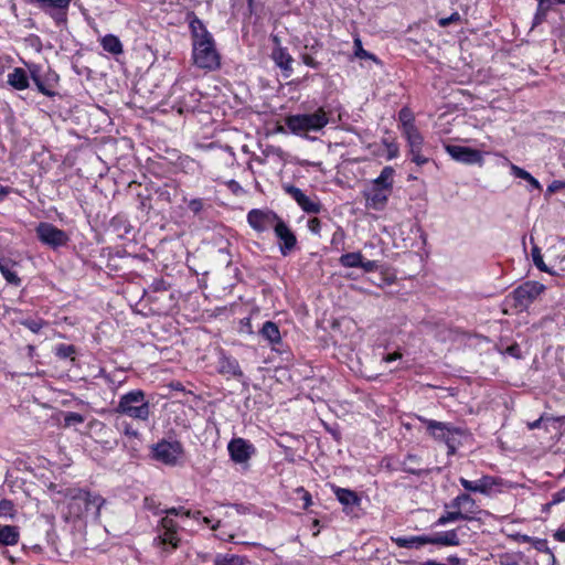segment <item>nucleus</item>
I'll return each instance as SVG.
<instances>
[{
    "instance_id": "48",
    "label": "nucleus",
    "mask_w": 565,
    "mask_h": 565,
    "mask_svg": "<svg viewBox=\"0 0 565 565\" xmlns=\"http://www.w3.org/2000/svg\"><path fill=\"white\" fill-rule=\"evenodd\" d=\"M359 268H362L365 273H373L377 270L379 265L376 260H364L362 258V264L359 266Z\"/></svg>"
},
{
    "instance_id": "39",
    "label": "nucleus",
    "mask_w": 565,
    "mask_h": 565,
    "mask_svg": "<svg viewBox=\"0 0 565 565\" xmlns=\"http://www.w3.org/2000/svg\"><path fill=\"white\" fill-rule=\"evenodd\" d=\"M532 259H533V263L534 265L541 270V271H545V273H550V268L545 265L544 260H543V256L541 254V250L537 246H534L532 248Z\"/></svg>"
},
{
    "instance_id": "27",
    "label": "nucleus",
    "mask_w": 565,
    "mask_h": 565,
    "mask_svg": "<svg viewBox=\"0 0 565 565\" xmlns=\"http://www.w3.org/2000/svg\"><path fill=\"white\" fill-rule=\"evenodd\" d=\"M26 67H28L26 71H28V74H29V79L31 78L33 81L34 85L36 86L38 90L41 94L49 95L50 93L40 83V81L44 76L42 74L41 65L35 64V63H30V64H26Z\"/></svg>"
},
{
    "instance_id": "5",
    "label": "nucleus",
    "mask_w": 565,
    "mask_h": 565,
    "mask_svg": "<svg viewBox=\"0 0 565 565\" xmlns=\"http://www.w3.org/2000/svg\"><path fill=\"white\" fill-rule=\"evenodd\" d=\"M179 530V524L168 516L161 518L156 526L153 546L157 547L163 556H168L179 548L181 544Z\"/></svg>"
},
{
    "instance_id": "7",
    "label": "nucleus",
    "mask_w": 565,
    "mask_h": 565,
    "mask_svg": "<svg viewBox=\"0 0 565 565\" xmlns=\"http://www.w3.org/2000/svg\"><path fill=\"white\" fill-rule=\"evenodd\" d=\"M247 223L256 232L274 230L282 253V220L269 209H253L247 213Z\"/></svg>"
},
{
    "instance_id": "1",
    "label": "nucleus",
    "mask_w": 565,
    "mask_h": 565,
    "mask_svg": "<svg viewBox=\"0 0 565 565\" xmlns=\"http://www.w3.org/2000/svg\"><path fill=\"white\" fill-rule=\"evenodd\" d=\"M66 500L63 519L66 522H83L89 514L96 520L100 516V510L106 500L98 493L84 488H68L64 493Z\"/></svg>"
},
{
    "instance_id": "40",
    "label": "nucleus",
    "mask_w": 565,
    "mask_h": 565,
    "mask_svg": "<svg viewBox=\"0 0 565 565\" xmlns=\"http://www.w3.org/2000/svg\"><path fill=\"white\" fill-rule=\"evenodd\" d=\"M154 513L156 514L164 513L166 516H168V518H170V515H175V516L180 515V516H186V518L191 516V511L186 510L184 507H173V508H170L167 510L157 511Z\"/></svg>"
},
{
    "instance_id": "26",
    "label": "nucleus",
    "mask_w": 565,
    "mask_h": 565,
    "mask_svg": "<svg viewBox=\"0 0 565 565\" xmlns=\"http://www.w3.org/2000/svg\"><path fill=\"white\" fill-rule=\"evenodd\" d=\"M420 459L416 455H407L401 462V470L411 475L419 476L423 472Z\"/></svg>"
},
{
    "instance_id": "32",
    "label": "nucleus",
    "mask_w": 565,
    "mask_h": 565,
    "mask_svg": "<svg viewBox=\"0 0 565 565\" xmlns=\"http://www.w3.org/2000/svg\"><path fill=\"white\" fill-rule=\"evenodd\" d=\"M214 565H246V558L235 554L217 555Z\"/></svg>"
},
{
    "instance_id": "31",
    "label": "nucleus",
    "mask_w": 565,
    "mask_h": 565,
    "mask_svg": "<svg viewBox=\"0 0 565 565\" xmlns=\"http://www.w3.org/2000/svg\"><path fill=\"white\" fill-rule=\"evenodd\" d=\"M398 120L401 122L403 134L409 131L411 129L417 128L414 125V116L407 107H404L399 110Z\"/></svg>"
},
{
    "instance_id": "2",
    "label": "nucleus",
    "mask_w": 565,
    "mask_h": 565,
    "mask_svg": "<svg viewBox=\"0 0 565 565\" xmlns=\"http://www.w3.org/2000/svg\"><path fill=\"white\" fill-rule=\"evenodd\" d=\"M189 28L192 35L193 61L203 70L213 71L221 65V55L215 47L212 34L195 14L189 17Z\"/></svg>"
},
{
    "instance_id": "64",
    "label": "nucleus",
    "mask_w": 565,
    "mask_h": 565,
    "mask_svg": "<svg viewBox=\"0 0 565 565\" xmlns=\"http://www.w3.org/2000/svg\"><path fill=\"white\" fill-rule=\"evenodd\" d=\"M542 420H543V416L540 417L539 419L534 420V422L527 423V428L530 430L539 428L541 426Z\"/></svg>"
},
{
    "instance_id": "22",
    "label": "nucleus",
    "mask_w": 565,
    "mask_h": 565,
    "mask_svg": "<svg viewBox=\"0 0 565 565\" xmlns=\"http://www.w3.org/2000/svg\"><path fill=\"white\" fill-rule=\"evenodd\" d=\"M17 263L9 257L0 256V271L8 284L19 286L21 279L14 270Z\"/></svg>"
},
{
    "instance_id": "38",
    "label": "nucleus",
    "mask_w": 565,
    "mask_h": 565,
    "mask_svg": "<svg viewBox=\"0 0 565 565\" xmlns=\"http://www.w3.org/2000/svg\"><path fill=\"white\" fill-rule=\"evenodd\" d=\"M20 324L24 326L33 333H39L41 331V329L45 324H47V322L44 321L43 319H23L20 321Z\"/></svg>"
},
{
    "instance_id": "24",
    "label": "nucleus",
    "mask_w": 565,
    "mask_h": 565,
    "mask_svg": "<svg viewBox=\"0 0 565 565\" xmlns=\"http://www.w3.org/2000/svg\"><path fill=\"white\" fill-rule=\"evenodd\" d=\"M102 46L103 49L113 54V55H119L124 52L122 44L118 36L114 34H107L102 39Z\"/></svg>"
},
{
    "instance_id": "30",
    "label": "nucleus",
    "mask_w": 565,
    "mask_h": 565,
    "mask_svg": "<svg viewBox=\"0 0 565 565\" xmlns=\"http://www.w3.org/2000/svg\"><path fill=\"white\" fill-rule=\"evenodd\" d=\"M362 258L363 256L360 252L347 253L339 258V263L345 268H359L362 264Z\"/></svg>"
},
{
    "instance_id": "55",
    "label": "nucleus",
    "mask_w": 565,
    "mask_h": 565,
    "mask_svg": "<svg viewBox=\"0 0 565 565\" xmlns=\"http://www.w3.org/2000/svg\"><path fill=\"white\" fill-rule=\"evenodd\" d=\"M537 2H541V11H543V8L551 9L555 4H565V0H537Z\"/></svg>"
},
{
    "instance_id": "3",
    "label": "nucleus",
    "mask_w": 565,
    "mask_h": 565,
    "mask_svg": "<svg viewBox=\"0 0 565 565\" xmlns=\"http://www.w3.org/2000/svg\"><path fill=\"white\" fill-rule=\"evenodd\" d=\"M395 170L391 166L382 169L380 175L372 180L364 191L366 206L376 211L383 210L393 191Z\"/></svg>"
},
{
    "instance_id": "35",
    "label": "nucleus",
    "mask_w": 565,
    "mask_h": 565,
    "mask_svg": "<svg viewBox=\"0 0 565 565\" xmlns=\"http://www.w3.org/2000/svg\"><path fill=\"white\" fill-rule=\"evenodd\" d=\"M354 55L359 58H366L380 64V60L373 54L363 49L360 39L354 40Z\"/></svg>"
},
{
    "instance_id": "57",
    "label": "nucleus",
    "mask_w": 565,
    "mask_h": 565,
    "mask_svg": "<svg viewBox=\"0 0 565 565\" xmlns=\"http://www.w3.org/2000/svg\"><path fill=\"white\" fill-rule=\"evenodd\" d=\"M402 353L401 352H394V353H390V354H386L384 358H383V361L386 362V363H391L393 361H396V360H399L402 359Z\"/></svg>"
},
{
    "instance_id": "45",
    "label": "nucleus",
    "mask_w": 565,
    "mask_h": 565,
    "mask_svg": "<svg viewBox=\"0 0 565 565\" xmlns=\"http://www.w3.org/2000/svg\"><path fill=\"white\" fill-rule=\"evenodd\" d=\"M460 20H461V15L458 12H454L447 18H440L438 20V24L441 28H446L452 23H458Z\"/></svg>"
},
{
    "instance_id": "62",
    "label": "nucleus",
    "mask_w": 565,
    "mask_h": 565,
    "mask_svg": "<svg viewBox=\"0 0 565 565\" xmlns=\"http://www.w3.org/2000/svg\"><path fill=\"white\" fill-rule=\"evenodd\" d=\"M125 435L128 436V437H139V433L134 429L130 425H126L125 427Z\"/></svg>"
},
{
    "instance_id": "47",
    "label": "nucleus",
    "mask_w": 565,
    "mask_h": 565,
    "mask_svg": "<svg viewBox=\"0 0 565 565\" xmlns=\"http://www.w3.org/2000/svg\"><path fill=\"white\" fill-rule=\"evenodd\" d=\"M565 501V487L552 494L551 501L547 503L548 507L558 504Z\"/></svg>"
},
{
    "instance_id": "29",
    "label": "nucleus",
    "mask_w": 565,
    "mask_h": 565,
    "mask_svg": "<svg viewBox=\"0 0 565 565\" xmlns=\"http://www.w3.org/2000/svg\"><path fill=\"white\" fill-rule=\"evenodd\" d=\"M260 334L270 343H278L280 341V331L276 323L266 321L260 329Z\"/></svg>"
},
{
    "instance_id": "28",
    "label": "nucleus",
    "mask_w": 565,
    "mask_h": 565,
    "mask_svg": "<svg viewBox=\"0 0 565 565\" xmlns=\"http://www.w3.org/2000/svg\"><path fill=\"white\" fill-rule=\"evenodd\" d=\"M406 137L409 152H416L417 150H423L424 138L417 128L411 129L407 132L403 134Z\"/></svg>"
},
{
    "instance_id": "44",
    "label": "nucleus",
    "mask_w": 565,
    "mask_h": 565,
    "mask_svg": "<svg viewBox=\"0 0 565 565\" xmlns=\"http://www.w3.org/2000/svg\"><path fill=\"white\" fill-rule=\"evenodd\" d=\"M297 238L292 232L285 226V254L295 248Z\"/></svg>"
},
{
    "instance_id": "18",
    "label": "nucleus",
    "mask_w": 565,
    "mask_h": 565,
    "mask_svg": "<svg viewBox=\"0 0 565 565\" xmlns=\"http://www.w3.org/2000/svg\"><path fill=\"white\" fill-rule=\"evenodd\" d=\"M227 449L232 460L236 463L246 462L255 452L254 446L243 438L232 439L228 443Z\"/></svg>"
},
{
    "instance_id": "16",
    "label": "nucleus",
    "mask_w": 565,
    "mask_h": 565,
    "mask_svg": "<svg viewBox=\"0 0 565 565\" xmlns=\"http://www.w3.org/2000/svg\"><path fill=\"white\" fill-rule=\"evenodd\" d=\"M446 152L456 161L465 164H479L483 163L481 151L465 146L446 145Z\"/></svg>"
},
{
    "instance_id": "49",
    "label": "nucleus",
    "mask_w": 565,
    "mask_h": 565,
    "mask_svg": "<svg viewBox=\"0 0 565 565\" xmlns=\"http://www.w3.org/2000/svg\"><path fill=\"white\" fill-rule=\"evenodd\" d=\"M511 171H512V174L516 178H520L523 180H527L529 178H531V174L527 171H525L524 169H522L515 164H511Z\"/></svg>"
},
{
    "instance_id": "61",
    "label": "nucleus",
    "mask_w": 565,
    "mask_h": 565,
    "mask_svg": "<svg viewBox=\"0 0 565 565\" xmlns=\"http://www.w3.org/2000/svg\"><path fill=\"white\" fill-rule=\"evenodd\" d=\"M11 509H12V502H11V501H9V500H2V501L0 502V512L6 513V512H8V511H9V510H11Z\"/></svg>"
},
{
    "instance_id": "37",
    "label": "nucleus",
    "mask_w": 565,
    "mask_h": 565,
    "mask_svg": "<svg viewBox=\"0 0 565 565\" xmlns=\"http://www.w3.org/2000/svg\"><path fill=\"white\" fill-rule=\"evenodd\" d=\"M76 353V348L73 344H58L55 350L56 356L60 359H68L74 360V354Z\"/></svg>"
},
{
    "instance_id": "41",
    "label": "nucleus",
    "mask_w": 565,
    "mask_h": 565,
    "mask_svg": "<svg viewBox=\"0 0 565 565\" xmlns=\"http://www.w3.org/2000/svg\"><path fill=\"white\" fill-rule=\"evenodd\" d=\"M100 376L110 385L113 391H116L125 382V379L118 380L115 374L106 373L103 369L100 370Z\"/></svg>"
},
{
    "instance_id": "12",
    "label": "nucleus",
    "mask_w": 565,
    "mask_h": 565,
    "mask_svg": "<svg viewBox=\"0 0 565 565\" xmlns=\"http://www.w3.org/2000/svg\"><path fill=\"white\" fill-rule=\"evenodd\" d=\"M72 0H31V3L47 14L57 28H66L68 22V9Z\"/></svg>"
},
{
    "instance_id": "53",
    "label": "nucleus",
    "mask_w": 565,
    "mask_h": 565,
    "mask_svg": "<svg viewBox=\"0 0 565 565\" xmlns=\"http://www.w3.org/2000/svg\"><path fill=\"white\" fill-rule=\"evenodd\" d=\"M169 285L163 279H157L152 282L151 289L153 291H167Z\"/></svg>"
},
{
    "instance_id": "60",
    "label": "nucleus",
    "mask_w": 565,
    "mask_h": 565,
    "mask_svg": "<svg viewBox=\"0 0 565 565\" xmlns=\"http://www.w3.org/2000/svg\"><path fill=\"white\" fill-rule=\"evenodd\" d=\"M387 149H388V159H393L397 156L398 153V148L395 143H387Z\"/></svg>"
},
{
    "instance_id": "21",
    "label": "nucleus",
    "mask_w": 565,
    "mask_h": 565,
    "mask_svg": "<svg viewBox=\"0 0 565 565\" xmlns=\"http://www.w3.org/2000/svg\"><path fill=\"white\" fill-rule=\"evenodd\" d=\"M8 84L17 90H24L29 88V74L28 71L22 67H14L12 72L8 74Z\"/></svg>"
},
{
    "instance_id": "10",
    "label": "nucleus",
    "mask_w": 565,
    "mask_h": 565,
    "mask_svg": "<svg viewBox=\"0 0 565 565\" xmlns=\"http://www.w3.org/2000/svg\"><path fill=\"white\" fill-rule=\"evenodd\" d=\"M544 289V285L537 281H526L514 289L508 298L515 310L523 311L533 303Z\"/></svg>"
},
{
    "instance_id": "6",
    "label": "nucleus",
    "mask_w": 565,
    "mask_h": 565,
    "mask_svg": "<svg viewBox=\"0 0 565 565\" xmlns=\"http://www.w3.org/2000/svg\"><path fill=\"white\" fill-rule=\"evenodd\" d=\"M115 412L145 422L150 416V404L142 390H134L120 397Z\"/></svg>"
},
{
    "instance_id": "19",
    "label": "nucleus",
    "mask_w": 565,
    "mask_h": 565,
    "mask_svg": "<svg viewBox=\"0 0 565 565\" xmlns=\"http://www.w3.org/2000/svg\"><path fill=\"white\" fill-rule=\"evenodd\" d=\"M332 491L344 508H353L361 504V498L351 489L332 486Z\"/></svg>"
},
{
    "instance_id": "17",
    "label": "nucleus",
    "mask_w": 565,
    "mask_h": 565,
    "mask_svg": "<svg viewBox=\"0 0 565 565\" xmlns=\"http://www.w3.org/2000/svg\"><path fill=\"white\" fill-rule=\"evenodd\" d=\"M285 192L288 193L306 213L318 214L321 211V203L317 196H309L294 185L285 186Z\"/></svg>"
},
{
    "instance_id": "63",
    "label": "nucleus",
    "mask_w": 565,
    "mask_h": 565,
    "mask_svg": "<svg viewBox=\"0 0 565 565\" xmlns=\"http://www.w3.org/2000/svg\"><path fill=\"white\" fill-rule=\"evenodd\" d=\"M554 539L558 542H565V529H559L555 532Z\"/></svg>"
},
{
    "instance_id": "33",
    "label": "nucleus",
    "mask_w": 565,
    "mask_h": 565,
    "mask_svg": "<svg viewBox=\"0 0 565 565\" xmlns=\"http://www.w3.org/2000/svg\"><path fill=\"white\" fill-rule=\"evenodd\" d=\"M270 41L273 43L270 56L275 64L282 68V47L280 46V38L278 34H271Z\"/></svg>"
},
{
    "instance_id": "11",
    "label": "nucleus",
    "mask_w": 565,
    "mask_h": 565,
    "mask_svg": "<svg viewBox=\"0 0 565 565\" xmlns=\"http://www.w3.org/2000/svg\"><path fill=\"white\" fill-rule=\"evenodd\" d=\"M150 454L153 460L173 467L184 454V448L179 440L161 439L151 446Z\"/></svg>"
},
{
    "instance_id": "14",
    "label": "nucleus",
    "mask_w": 565,
    "mask_h": 565,
    "mask_svg": "<svg viewBox=\"0 0 565 565\" xmlns=\"http://www.w3.org/2000/svg\"><path fill=\"white\" fill-rule=\"evenodd\" d=\"M35 231L39 241L53 249L67 245L70 241L66 232L47 222H41Z\"/></svg>"
},
{
    "instance_id": "43",
    "label": "nucleus",
    "mask_w": 565,
    "mask_h": 565,
    "mask_svg": "<svg viewBox=\"0 0 565 565\" xmlns=\"http://www.w3.org/2000/svg\"><path fill=\"white\" fill-rule=\"evenodd\" d=\"M85 418L79 413L68 412L64 416L65 426H73L84 423Z\"/></svg>"
},
{
    "instance_id": "23",
    "label": "nucleus",
    "mask_w": 565,
    "mask_h": 565,
    "mask_svg": "<svg viewBox=\"0 0 565 565\" xmlns=\"http://www.w3.org/2000/svg\"><path fill=\"white\" fill-rule=\"evenodd\" d=\"M289 500L296 509L300 510H307L312 504L311 494L303 487L296 488Z\"/></svg>"
},
{
    "instance_id": "15",
    "label": "nucleus",
    "mask_w": 565,
    "mask_h": 565,
    "mask_svg": "<svg viewBox=\"0 0 565 565\" xmlns=\"http://www.w3.org/2000/svg\"><path fill=\"white\" fill-rule=\"evenodd\" d=\"M445 507L446 509L458 510L462 514L463 521L475 520V515L480 512L476 500L467 492L459 493Z\"/></svg>"
},
{
    "instance_id": "36",
    "label": "nucleus",
    "mask_w": 565,
    "mask_h": 565,
    "mask_svg": "<svg viewBox=\"0 0 565 565\" xmlns=\"http://www.w3.org/2000/svg\"><path fill=\"white\" fill-rule=\"evenodd\" d=\"M280 156L278 153H265L264 157H255L252 159V161L248 163L249 169H253L252 162H257L259 164L264 166H273L279 163Z\"/></svg>"
},
{
    "instance_id": "4",
    "label": "nucleus",
    "mask_w": 565,
    "mask_h": 565,
    "mask_svg": "<svg viewBox=\"0 0 565 565\" xmlns=\"http://www.w3.org/2000/svg\"><path fill=\"white\" fill-rule=\"evenodd\" d=\"M393 542L398 547L415 550H418L427 544L441 546H457L460 544L456 530L438 532L433 535L399 536L393 539Z\"/></svg>"
},
{
    "instance_id": "42",
    "label": "nucleus",
    "mask_w": 565,
    "mask_h": 565,
    "mask_svg": "<svg viewBox=\"0 0 565 565\" xmlns=\"http://www.w3.org/2000/svg\"><path fill=\"white\" fill-rule=\"evenodd\" d=\"M532 541H533V546H534L535 550H537L539 552H543V553L550 555V557L553 559V562H555V556L552 553V551L550 550L546 540H544V539H534Z\"/></svg>"
},
{
    "instance_id": "46",
    "label": "nucleus",
    "mask_w": 565,
    "mask_h": 565,
    "mask_svg": "<svg viewBox=\"0 0 565 565\" xmlns=\"http://www.w3.org/2000/svg\"><path fill=\"white\" fill-rule=\"evenodd\" d=\"M411 159L417 166H424L429 161V157L424 154L423 150H417L416 152H409Z\"/></svg>"
},
{
    "instance_id": "50",
    "label": "nucleus",
    "mask_w": 565,
    "mask_h": 565,
    "mask_svg": "<svg viewBox=\"0 0 565 565\" xmlns=\"http://www.w3.org/2000/svg\"><path fill=\"white\" fill-rule=\"evenodd\" d=\"M188 207L194 214H199L203 210V201L201 199H193L189 202Z\"/></svg>"
},
{
    "instance_id": "20",
    "label": "nucleus",
    "mask_w": 565,
    "mask_h": 565,
    "mask_svg": "<svg viewBox=\"0 0 565 565\" xmlns=\"http://www.w3.org/2000/svg\"><path fill=\"white\" fill-rule=\"evenodd\" d=\"M217 371L222 375L227 376H242L243 372L241 371L239 364L236 359L221 354L217 362Z\"/></svg>"
},
{
    "instance_id": "8",
    "label": "nucleus",
    "mask_w": 565,
    "mask_h": 565,
    "mask_svg": "<svg viewBox=\"0 0 565 565\" xmlns=\"http://www.w3.org/2000/svg\"><path fill=\"white\" fill-rule=\"evenodd\" d=\"M329 122L328 114L323 108H318L312 114L290 116L285 125L296 135L307 136L309 132L320 131Z\"/></svg>"
},
{
    "instance_id": "51",
    "label": "nucleus",
    "mask_w": 565,
    "mask_h": 565,
    "mask_svg": "<svg viewBox=\"0 0 565 565\" xmlns=\"http://www.w3.org/2000/svg\"><path fill=\"white\" fill-rule=\"evenodd\" d=\"M226 185L228 188V190L235 194V195H239V194H243L244 193V190L243 188L239 185L238 182H236L235 180H230L228 182H226Z\"/></svg>"
},
{
    "instance_id": "59",
    "label": "nucleus",
    "mask_w": 565,
    "mask_h": 565,
    "mask_svg": "<svg viewBox=\"0 0 565 565\" xmlns=\"http://www.w3.org/2000/svg\"><path fill=\"white\" fill-rule=\"evenodd\" d=\"M138 198L140 199V207L142 210H151V205L149 203L150 198L148 195L142 196L141 194H138Z\"/></svg>"
},
{
    "instance_id": "25",
    "label": "nucleus",
    "mask_w": 565,
    "mask_h": 565,
    "mask_svg": "<svg viewBox=\"0 0 565 565\" xmlns=\"http://www.w3.org/2000/svg\"><path fill=\"white\" fill-rule=\"evenodd\" d=\"M19 541V532L15 526L0 525V544L14 545Z\"/></svg>"
},
{
    "instance_id": "58",
    "label": "nucleus",
    "mask_w": 565,
    "mask_h": 565,
    "mask_svg": "<svg viewBox=\"0 0 565 565\" xmlns=\"http://www.w3.org/2000/svg\"><path fill=\"white\" fill-rule=\"evenodd\" d=\"M157 193L159 194V198L166 202H170V192L166 188H160L157 190Z\"/></svg>"
},
{
    "instance_id": "54",
    "label": "nucleus",
    "mask_w": 565,
    "mask_h": 565,
    "mask_svg": "<svg viewBox=\"0 0 565 565\" xmlns=\"http://www.w3.org/2000/svg\"><path fill=\"white\" fill-rule=\"evenodd\" d=\"M308 227L309 230L315 233V234H318L320 232V228H321V222L318 217H312L308 221Z\"/></svg>"
},
{
    "instance_id": "13",
    "label": "nucleus",
    "mask_w": 565,
    "mask_h": 565,
    "mask_svg": "<svg viewBox=\"0 0 565 565\" xmlns=\"http://www.w3.org/2000/svg\"><path fill=\"white\" fill-rule=\"evenodd\" d=\"M459 483L468 492L481 493L489 497L493 492H500L505 482L499 477L484 475L473 481L460 477Z\"/></svg>"
},
{
    "instance_id": "56",
    "label": "nucleus",
    "mask_w": 565,
    "mask_h": 565,
    "mask_svg": "<svg viewBox=\"0 0 565 565\" xmlns=\"http://www.w3.org/2000/svg\"><path fill=\"white\" fill-rule=\"evenodd\" d=\"M40 83L50 93L49 95H46L47 97L55 96V92L52 89V85L49 83L47 77L43 76Z\"/></svg>"
},
{
    "instance_id": "9",
    "label": "nucleus",
    "mask_w": 565,
    "mask_h": 565,
    "mask_svg": "<svg viewBox=\"0 0 565 565\" xmlns=\"http://www.w3.org/2000/svg\"><path fill=\"white\" fill-rule=\"evenodd\" d=\"M418 419L426 426L427 431L438 441L447 445L448 455H454L456 451L457 440L455 436H460L463 430L448 423L437 422L425 417Z\"/></svg>"
},
{
    "instance_id": "34",
    "label": "nucleus",
    "mask_w": 565,
    "mask_h": 565,
    "mask_svg": "<svg viewBox=\"0 0 565 565\" xmlns=\"http://www.w3.org/2000/svg\"><path fill=\"white\" fill-rule=\"evenodd\" d=\"M456 521H463V516L458 510L451 509L441 514L435 524L441 526Z\"/></svg>"
},
{
    "instance_id": "52",
    "label": "nucleus",
    "mask_w": 565,
    "mask_h": 565,
    "mask_svg": "<svg viewBox=\"0 0 565 565\" xmlns=\"http://www.w3.org/2000/svg\"><path fill=\"white\" fill-rule=\"evenodd\" d=\"M550 9L543 8V11H541V2H539L536 13L534 15V25L540 24L546 17L547 11Z\"/></svg>"
}]
</instances>
